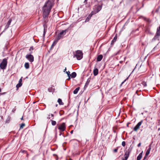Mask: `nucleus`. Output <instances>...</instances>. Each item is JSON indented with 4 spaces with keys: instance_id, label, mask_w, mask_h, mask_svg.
<instances>
[{
    "instance_id": "obj_48",
    "label": "nucleus",
    "mask_w": 160,
    "mask_h": 160,
    "mask_svg": "<svg viewBox=\"0 0 160 160\" xmlns=\"http://www.w3.org/2000/svg\"><path fill=\"white\" fill-rule=\"evenodd\" d=\"M158 130H160V128H159V129H158Z\"/></svg>"
},
{
    "instance_id": "obj_25",
    "label": "nucleus",
    "mask_w": 160,
    "mask_h": 160,
    "mask_svg": "<svg viewBox=\"0 0 160 160\" xmlns=\"http://www.w3.org/2000/svg\"><path fill=\"white\" fill-rule=\"evenodd\" d=\"M58 39L57 38L55 40V41L53 42V43L54 44V45H56V44L57 43V42H58Z\"/></svg>"
},
{
    "instance_id": "obj_35",
    "label": "nucleus",
    "mask_w": 160,
    "mask_h": 160,
    "mask_svg": "<svg viewBox=\"0 0 160 160\" xmlns=\"http://www.w3.org/2000/svg\"><path fill=\"white\" fill-rule=\"evenodd\" d=\"M66 69H66V68H65V69L64 70V71H63V72H66Z\"/></svg>"
},
{
    "instance_id": "obj_37",
    "label": "nucleus",
    "mask_w": 160,
    "mask_h": 160,
    "mask_svg": "<svg viewBox=\"0 0 160 160\" xmlns=\"http://www.w3.org/2000/svg\"><path fill=\"white\" fill-rule=\"evenodd\" d=\"M127 158H123L122 159V160H127Z\"/></svg>"
},
{
    "instance_id": "obj_19",
    "label": "nucleus",
    "mask_w": 160,
    "mask_h": 160,
    "mask_svg": "<svg viewBox=\"0 0 160 160\" xmlns=\"http://www.w3.org/2000/svg\"><path fill=\"white\" fill-rule=\"evenodd\" d=\"M24 66L25 68L26 69H28L29 68V63L28 62H26L25 63Z\"/></svg>"
},
{
    "instance_id": "obj_20",
    "label": "nucleus",
    "mask_w": 160,
    "mask_h": 160,
    "mask_svg": "<svg viewBox=\"0 0 160 160\" xmlns=\"http://www.w3.org/2000/svg\"><path fill=\"white\" fill-rule=\"evenodd\" d=\"M76 76V73L75 72H73L71 74V77L72 78H74Z\"/></svg>"
},
{
    "instance_id": "obj_22",
    "label": "nucleus",
    "mask_w": 160,
    "mask_h": 160,
    "mask_svg": "<svg viewBox=\"0 0 160 160\" xmlns=\"http://www.w3.org/2000/svg\"><path fill=\"white\" fill-rule=\"evenodd\" d=\"M25 125V124L24 123H22L20 126V128L22 129Z\"/></svg>"
},
{
    "instance_id": "obj_23",
    "label": "nucleus",
    "mask_w": 160,
    "mask_h": 160,
    "mask_svg": "<svg viewBox=\"0 0 160 160\" xmlns=\"http://www.w3.org/2000/svg\"><path fill=\"white\" fill-rule=\"evenodd\" d=\"M142 84L144 87H146L147 86L146 82H143Z\"/></svg>"
},
{
    "instance_id": "obj_43",
    "label": "nucleus",
    "mask_w": 160,
    "mask_h": 160,
    "mask_svg": "<svg viewBox=\"0 0 160 160\" xmlns=\"http://www.w3.org/2000/svg\"><path fill=\"white\" fill-rule=\"evenodd\" d=\"M58 106V105L57 104H56V107H57Z\"/></svg>"
},
{
    "instance_id": "obj_41",
    "label": "nucleus",
    "mask_w": 160,
    "mask_h": 160,
    "mask_svg": "<svg viewBox=\"0 0 160 160\" xmlns=\"http://www.w3.org/2000/svg\"><path fill=\"white\" fill-rule=\"evenodd\" d=\"M126 81V80H124V82H123L122 83V84L124 82Z\"/></svg>"
},
{
    "instance_id": "obj_15",
    "label": "nucleus",
    "mask_w": 160,
    "mask_h": 160,
    "mask_svg": "<svg viewBox=\"0 0 160 160\" xmlns=\"http://www.w3.org/2000/svg\"><path fill=\"white\" fill-rule=\"evenodd\" d=\"M142 151L140 153L137 158V160H140L142 157Z\"/></svg>"
},
{
    "instance_id": "obj_4",
    "label": "nucleus",
    "mask_w": 160,
    "mask_h": 160,
    "mask_svg": "<svg viewBox=\"0 0 160 160\" xmlns=\"http://www.w3.org/2000/svg\"><path fill=\"white\" fill-rule=\"evenodd\" d=\"M68 31L67 30H65L61 32L58 35L57 38L58 40H59L61 38H62L63 36L66 34V32Z\"/></svg>"
},
{
    "instance_id": "obj_6",
    "label": "nucleus",
    "mask_w": 160,
    "mask_h": 160,
    "mask_svg": "<svg viewBox=\"0 0 160 160\" xmlns=\"http://www.w3.org/2000/svg\"><path fill=\"white\" fill-rule=\"evenodd\" d=\"M66 128V125L65 123H62L61 125H60L58 127V129L62 131H64Z\"/></svg>"
},
{
    "instance_id": "obj_42",
    "label": "nucleus",
    "mask_w": 160,
    "mask_h": 160,
    "mask_svg": "<svg viewBox=\"0 0 160 160\" xmlns=\"http://www.w3.org/2000/svg\"><path fill=\"white\" fill-rule=\"evenodd\" d=\"M21 120H23V117H22L21 118Z\"/></svg>"
},
{
    "instance_id": "obj_47",
    "label": "nucleus",
    "mask_w": 160,
    "mask_h": 160,
    "mask_svg": "<svg viewBox=\"0 0 160 160\" xmlns=\"http://www.w3.org/2000/svg\"><path fill=\"white\" fill-rule=\"evenodd\" d=\"M87 20V19H86V21Z\"/></svg>"
},
{
    "instance_id": "obj_38",
    "label": "nucleus",
    "mask_w": 160,
    "mask_h": 160,
    "mask_svg": "<svg viewBox=\"0 0 160 160\" xmlns=\"http://www.w3.org/2000/svg\"><path fill=\"white\" fill-rule=\"evenodd\" d=\"M127 158H123L122 159V160H127Z\"/></svg>"
},
{
    "instance_id": "obj_9",
    "label": "nucleus",
    "mask_w": 160,
    "mask_h": 160,
    "mask_svg": "<svg viewBox=\"0 0 160 160\" xmlns=\"http://www.w3.org/2000/svg\"><path fill=\"white\" fill-rule=\"evenodd\" d=\"M130 151L129 150L127 151L124 155V158H128L129 153H130Z\"/></svg>"
},
{
    "instance_id": "obj_44",
    "label": "nucleus",
    "mask_w": 160,
    "mask_h": 160,
    "mask_svg": "<svg viewBox=\"0 0 160 160\" xmlns=\"http://www.w3.org/2000/svg\"><path fill=\"white\" fill-rule=\"evenodd\" d=\"M1 92V89L0 88V92Z\"/></svg>"
},
{
    "instance_id": "obj_26",
    "label": "nucleus",
    "mask_w": 160,
    "mask_h": 160,
    "mask_svg": "<svg viewBox=\"0 0 160 160\" xmlns=\"http://www.w3.org/2000/svg\"><path fill=\"white\" fill-rule=\"evenodd\" d=\"M122 145L124 147L126 145L125 142V141H123L122 142Z\"/></svg>"
},
{
    "instance_id": "obj_10",
    "label": "nucleus",
    "mask_w": 160,
    "mask_h": 160,
    "mask_svg": "<svg viewBox=\"0 0 160 160\" xmlns=\"http://www.w3.org/2000/svg\"><path fill=\"white\" fill-rule=\"evenodd\" d=\"M22 77L20 79V80H19V81L16 87L17 88H19V87H20L22 85Z\"/></svg>"
},
{
    "instance_id": "obj_12",
    "label": "nucleus",
    "mask_w": 160,
    "mask_h": 160,
    "mask_svg": "<svg viewBox=\"0 0 160 160\" xmlns=\"http://www.w3.org/2000/svg\"><path fill=\"white\" fill-rule=\"evenodd\" d=\"M11 21H12V20L11 19H9V20L8 21L5 27L6 29H7L9 27L11 22Z\"/></svg>"
},
{
    "instance_id": "obj_29",
    "label": "nucleus",
    "mask_w": 160,
    "mask_h": 160,
    "mask_svg": "<svg viewBox=\"0 0 160 160\" xmlns=\"http://www.w3.org/2000/svg\"><path fill=\"white\" fill-rule=\"evenodd\" d=\"M33 49V47H30V48L29 49V50L30 51H31V50H32Z\"/></svg>"
},
{
    "instance_id": "obj_21",
    "label": "nucleus",
    "mask_w": 160,
    "mask_h": 160,
    "mask_svg": "<svg viewBox=\"0 0 160 160\" xmlns=\"http://www.w3.org/2000/svg\"><path fill=\"white\" fill-rule=\"evenodd\" d=\"M51 123L52 125L54 126L56 124V122L55 121L51 120Z\"/></svg>"
},
{
    "instance_id": "obj_31",
    "label": "nucleus",
    "mask_w": 160,
    "mask_h": 160,
    "mask_svg": "<svg viewBox=\"0 0 160 160\" xmlns=\"http://www.w3.org/2000/svg\"><path fill=\"white\" fill-rule=\"evenodd\" d=\"M55 45H54V44L53 43V44H52V46H51V48H53V47Z\"/></svg>"
},
{
    "instance_id": "obj_36",
    "label": "nucleus",
    "mask_w": 160,
    "mask_h": 160,
    "mask_svg": "<svg viewBox=\"0 0 160 160\" xmlns=\"http://www.w3.org/2000/svg\"><path fill=\"white\" fill-rule=\"evenodd\" d=\"M127 158H123L122 159V160H127Z\"/></svg>"
},
{
    "instance_id": "obj_18",
    "label": "nucleus",
    "mask_w": 160,
    "mask_h": 160,
    "mask_svg": "<svg viewBox=\"0 0 160 160\" xmlns=\"http://www.w3.org/2000/svg\"><path fill=\"white\" fill-rule=\"evenodd\" d=\"M157 35L158 36H160V26L157 29Z\"/></svg>"
},
{
    "instance_id": "obj_40",
    "label": "nucleus",
    "mask_w": 160,
    "mask_h": 160,
    "mask_svg": "<svg viewBox=\"0 0 160 160\" xmlns=\"http://www.w3.org/2000/svg\"><path fill=\"white\" fill-rule=\"evenodd\" d=\"M51 115L52 117H53L54 116V115L53 114H51Z\"/></svg>"
},
{
    "instance_id": "obj_34",
    "label": "nucleus",
    "mask_w": 160,
    "mask_h": 160,
    "mask_svg": "<svg viewBox=\"0 0 160 160\" xmlns=\"http://www.w3.org/2000/svg\"><path fill=\"white\" fill-rule=\"evenodd\" d=\"M88 0H85L84 2L86 4L87 3V2Z\"/></svg>"
},
{
    "instance_id": "obj_13",
    "label": "nucleus",
    "mask_w": 160,
    "mask_h": 160,
    "mask_svg": "<svg viewBox=\"0 0 160 160\" xmlns=\"http://www.w3.org/2000/svg\"><path fill=\"white\" fill-rule=\"evenodd\" d=\"M98 73V70L97 68H95L93 70V74L94 76H96Z\"/></svg>"
},
{
    "instance_id": "obj_8",
    "label": "nucleus",
    "mask_w": 160,
    "mask_h": 160,
    "mask_svg": "<svg viewBox=\"0 0 160 160\" xmlns=\"http://www.w3.org/2000/svg\"><path fill=\"white\" fill-rule=\"evenodd\" d=\"M151 148V145H150L149 146V148H148V150L146 151V153L145 156L144 158V159H145L146 157H147L148 155V154H149Z\"/></svg>"
},
{
    "instance_id": "obj_3",
    "label": "nucleus",
    "mask_w": 160,
    "mask_h": 160,
    "mask_svg": "<svg viewBox=\"0 0 160 160\" xmlns=\"http://www.w3.org/2000/svg\"><path fill=\"white\" fill-rule=\"evenodd\" d=\"M7 64V60L4 58L2 60V62L0 64V68L2 69H4L6 68Z\"/></svg>"
},
{
    "instance_id": "obj_1",
    "label": "nucleus",
    "mask_w": 160,
    "mask_h": 160,
    "mask_svg": "<svg viewBox=\"0 0 160 160\" xmlns=\"http://www.w3.org/2000/svg\"><path fill=\"white\" fill-rule=\"evenodd\" d=\"M52 2L48 0L43 7V17L45 18L48 17L52 7Z\"/></svg>"
},
{
    "instance_id": "obj_16",
    "label": "nucleus",
    "mask_w": 160,
    "mask_h": 160,
    "mask_svg": "<svg viewBox=\"0 0 160 160\" xmlns=\"http://www.w3.org/2000/svg\"><path fill=\"white\" fill-rule=\"evenodd\" d=\"M117 39V35H115V37L113 39L112 41L111 44H113V43L116 42Z\"/></svg>"
},
{
    "instance_id": "obj_27",
    "label": "nucleus",
    "mask_w": 160,
    "mask_h": 160,
    "mask_svg": "<svg viewBox=\"0 0 160 160\" xmlns=\"http://www.w3.org/2000/svg\"><path fill=\"white\" fill-rule=\"evenodd\" d=\"M98 12L101 9V6H98Z\"/></svg>"
},
{
    "instance_id": "obj_46",
    "label": "nucleus",
    "mask_w": 160,
    "mask_h": 160,
    "mask_svg": "<svg viewBox=\"0 0 160 160\" xmlns=\"http://www.w3.org/2000/svg\"><path fill=\"white\" fill-rule=\"evenodd\" d=\"M28 154H27V156H28Z\"/></svg>"
},
{
    "instance_id": "obj_45",
    "label": "nucleus",
    "mask_w": 160,
    "mask_h": 160,
    "mask_svg": "<svg viewBox=\"0 0 160 160\" xmlns=\"http://www.w3.org/2000/svg\"><path fill=\"white\" fill-rule=\"evenodd\" d=\"M44 33H45V30H44Z\"/></svg>"
},
{
    "instance_id": "obj_33",
    "label": "nucleus",
    "mask_w": 160,
    "mask_h": 160,
    "mask_svg": "<svg viewBox=\"0 0 160 160\" xmlns=\"http://www.w3.org/2000/svg\"><path fill=\"white\" fill-rule=\"evenodd\" d=\"M141 143H139L138 145V147H140V146H141Z\"/></svg>"
},
{
    "instance_id": "obj_32",
    "label": "nucleus",
    "mask_w": 160,
    "mask_h": 160,
    "mask_svg": "<svg viewBox=\"0 0 160 160\" xmlns=\"http://www.w3.org/2000/svg\"><path fill=\"white\" fill-rule=\"evenodd\" d=\"M21 152H22V153H24V152H27L24 150H22Z\"/></svg>"
},
{
    "instance_id": "obj_28",
    "label": "nucleus",
    "mask_w": 160,
    "mask_h": 160,
    "mask_svg": "<svg viewBox=\"0 0 160 160\" xmlns=\"http://www.w3.org/2000/svg\"><path fill=\"white\" fill-rule=\"evenodd\" d=\"M117 151H118V148H115L114 149V150H113V151L115 152H117Z\"/></svg>"
},
{
    "instance_id": "obj_39",
    "label": "nucleus",
    "mask_w": 160,
    "mask_h": 160,
    "mask_svg": "<svg viewBox=\"0 0 160 160\" xmlns=\"http://www.w3.org/2000/svg\"><path fill=\"white\" fill-rule=\"evenodd\" d=\"M73 132V130H72V131H71L70 133H72Z\"/></svg>"
},
{
    "instance_id": "obj_30",
    "label": "nucleus",
    "mask_w": 160,
    "mask_h": 160,
    "mask_svg": "<svg viewBox=\"0 0 160 160\" xmlns=\"http://www.w3.org/2000/svg\"><path fill=\"white\" fill-rule=\"evenodd\" d=\"M6 93V92L1 93H0V95H2L3 94H5Z\"/></svg>"
},
{
    "instance_id": "obj_2",
    "label": "nucleus",
    "mask_w": 160,
    "mask_h": 160,
    "mask_svg": "<svg viewBox=\"0 0 160 160\" xmlns=\"http://www.w3.org/2000/svg\"><path fill=\"white\" fill-rule=\"evenodd\" d=\"M74 56L76 57L78 60H80L82 58V52L80 50H78L76 52V54L74 55Z\"/></svg>"
},
{
    "instance_id": "obj_7",
    "label": "nucleus",
    "mask_w": 160,
    "mask_h": 160,
    "mask_svg": "<svg viewBox=\"0 0 160 160\" xmlns=\"http://www.w3.org/2000/svg\"><path fill=\"white\" fill-rule=\"evenodd\" d=\"M143 122V121L142 120L140 122H139L137 125L135 126V127L134 128V131H137V130L139 128L140 126L142 124V122Z\"/></svg>"
},
{
    "instance_id": "obj_11",
    "label": "nucleus",
    "mask_w": 160,
    "mask_h": 160,
    "mask_svg": "<svg viewBox=\"0 0 160 160\" xmlns=\"http://www.w3.org/2000/svg\"><path fill=\"white\" fill-rule=\"evenodd\" d=\"M103 58V56L102 55H98L97 58V61L98 62H99L101 61L102 59Z\"/></svg>"
},
{
    "instance_id": "obj_14",
    "label": "nucleus",
    "mask_w": 160,
    "mask_h": 160,
    "mask_svg": "<svg viewBox=\"0 0 160 160\" xmlns=\"http://www.w3.org/2000/svg\"><path fill=\"white\" fill-rule=\"evenodd\" d=\"M58 102L60 105H63L64 104V103L62 102V100L60 98L58 99Z\"/></svg>"
},
{
    "instance_id": "obj_5",
    "label": "nucleus",
    "mask_w": 160,
    "mask_h": 160,
    "mask_svg": "<svg viewBox=\"0 0 160 160\" xmlns=\"http://www.w3.org/2000/svg\"><path fill=\"white\" fill-rule=\"evenodd\" d=\"M26 58L31 62H32L34 61L33 56L31 54L27 55Z\"/></svg>"
},
{
    "instance_id": "obj_17",
    "label": "nucleus",
    "mask_w": 160,
    "mask_h": 160,
    "mask_svg": "<svg viewBox=\"0 0 160 160\" xmlns=\"http://www.w3.org/2000/svg\"><path fill=\"white\" fill-rule=\"evenodd\" d=\"M80 89V88L78 87L74 91H73V93L74 94H77L78 91H79V89Z\"/></svg>"
},
{
    "instance_id": "obj_24",
    "label": "nucleus",
    "mask_w": 160,
    "mask_h": 160,
    "mask_svg": "<svg viewBox=\"0 0 160 160\" xmlns=\"http://www.w3.org/2000/svg\"><path fill=\"white\" fill-rule=\"evenodd\" d=\"M66 73L67 74L68 76L69 77H70V76H71V75L70 74V72L68 71V72H66Z\"/></svg>"
}]
</instances>
